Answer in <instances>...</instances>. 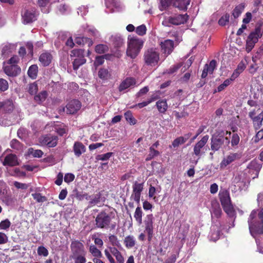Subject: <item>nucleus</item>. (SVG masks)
<instances>
[{"mask_svg":"<svg viewBox=\"0 0 263 263\" xmlns=\"http://www.w3.org/2000/svg\"><path fill=\"white\" fill-rule=\"evenodd\" d=\"M89 200H90L89 202L90 206L97 204L100 201V195L96 194L93 196H90V199Z\"/></svg>","mask_w":263,"mask_h":263,"instance_id":"obj_47","label":"nucleus"},{"mask_svg":"<svg viewBox=\"0 0 263 263\" xmlns=\"http://www.w3.org/2000/svg\"><path fill=\"white\" fill-rule=\"evenodd\" d=\"M252 15L251 12H247L245 15V17L243 18V23L245 24L249 23L252 19Z\"/></svg>","mask_w":263,"mask_h":263,"instance_id":"obj_61","label":"nucleus"},{"mask_svg":"<svg viewBox=\"0 0 263 263\" xmlns=\"http://www.w3.org/2000/svg\"><path fill=\"white\" fill-rule=\"evenodd\" d=\"M156 106L158 111L161 113H164L167 108V104L165 100H159L156 102Z\"/></svg>","mask_w":263,"mask_h":263,"instance_id":"obj_34","label":"nucleus"},{"mask_svg":"<svg viewBox=\"0 0 263 263\" xmlns=\"http://www.w3.org/2000/svg\"><path fill=\"white\" fill-rule=\"evenodd\" d=\"M74 175L72 173H67L64 176V181L67 183L72 182L74 179Z\"/></svg>","mask_w":263,"mask_h":263,"instance_id":"obj_59","label":"nucleus"},{"mask_svg":"<svg viewBox=\"0 0 263 263\" xmlns=\"http://www.w3.org/2000/svg\"><path fill=\"white\" fill-rule=\"evenodd\" d=\"M0 109H3L6 112L11 111L13 109L12 101L7 100L4 102H0Z\"/></svg>","mask_w":263,"mask_h":263,"instance_id":"obj_32","label":"nucleus"},{"mask_svg":"<svg viewBox=\"0 0 263 263\" xmlns=\"http://www.w3.org/2000/svg\"><path fill=\"white\" fill-rule=\"evenodd\" d=\"M37 254L39 256L46 257L49 254L48 250L44 246H39L37 250Z\"/></svg>","mask_w":263,"mask_h":263,"instance_id":"obj_51","label":"nucleus"},{"mask_svg":"<svg viewBox=\"0 0 263 263\" xmlns=\"http://www.w3.org/2000/svg\"><path fill=\"white\" fill-rule=\"evenodd\" d=\"M95 226L97 228L105 230H114L116 222H112L110 215L105 212H101L96 217Z\"/></svg>","mask_w":263,"mask_h":263,"instance_id":"obj_3","label":"nucleus"},{"mask_svg":"<svg viewBox=\"0 0 263 263\" xmlns=\"http://www.w3.org/2000/svg\"><path fill=\"white\" fill-rule=\"evenodd\" d=\"M72 258L74 260V263H85L86 262L85 254L72 256Z\"/></svg>","mask_w":263,"mask_h":263,"instance_id":"obj_46","label":"nucleus"},{"mask_svg":"<svg viewBox=\"0 0 263 263\" xmlns=\"http://www.w3.org/2000/svg\"><path fill=\"white\" fill-rule=\"evenodd\" d=\"M249 230L251 234L254 237L257 234L263 233V212L260 211L257 214L255 211H253L248 219Z\"/></svg>","mask_w":263,"mask_h":263,"instance_id":"obj_1","label":"nucleus"},{"mask_svg":"<svg viewBox=\"0 0 263 263\" xmlns=\"http://www.w3.org/2000/svg\"><path fill=\"white\" fill-rule=\"evenodd\" d=\"M190 3V0H175L173 2L174 6L181 10H186Z\"/></svg>","mask_w":263,"mask_h":263,"instance_id":"obj_26","label":"nucleus"},{"mask_svg":"<svg viewBox=\"0 0 263 263\" xmlns=\"http://www.w3.org/2000/svg\"><path fill=\"white\" fill-rule=\"evenodd\" d=\"M88 12V8L85 6H82L78 8V13L81 16L85 15Z\"/></svg>","mask_w":263,"mask_h":263,"instance_id":"obj_63","label":"nucleus"},{"mask_svg":"<svg viewBox=\"0 0 263 263\" xmlns=\"http://www.w3.org/2000/svg\"><path fill=\"white\" fill-rule=\"evenodd\" d=\"M52 60V56L50 53L45 52L42 53L39 58V60L42 64L44 66L49 65Z\"/></svg>","mask_w":263,"mask_h":263,"instance_id":"obj_24","label":"nucleus"},{"mask_svg":"<svg viewBox=\"0 0 263 263\" xmlns=\"http://www.w3.org/2000/svg\"><path fill=\"white\" fill-rule=\"evenodd\" d=\"M161 48L163 53L167 56L170 54L174 48V43L171 40H166L160 44Z\"/></svg>","mask_w":263,"mask_h":263,"instance_id":"obj_18","label":"nucleus"},{"mask_svg":"<svg viewBox=\"0 0 263 263\" xmlns=\"http://www.w3.org/2000/svg\"><path fill=\"white\" fill-rule=\"evenodd\" d=\"M144 183H139L135 181L132 186L133 192L130 198L137 203H139L141 195L143 190Z\"/></svg>","mask_w":263,"mask_h":263,"instance_id":"obj_12","label":"nucleus"},{"mask_svg":"<svg viewBox=\"0 0 263 263\" xmlns=\"http://www.w3.org/2000/svg\"><path fill=\"white\" fill-rule=\"evenodd\" d=\"M30 155H32L34 157L41 158L43 155V152L40 149L34 150L32 148H30L28 150Z\"/></svg>","mask_w":263,"mask_h":263,"instance_id":"obj_44","label":"nucleus"},{"mask_svg":"<svg viewBox=\"0 0 263 263\" xmlns=\"http://www.w3.org/2000/svg\"><path fill=\"white\" fill-rule=\"evenodd\" d=\"M205 67L209 70V74H212L216 67V61L214 60H212L209 64H205Z\"/></svg>","mask_w":263,"mask_h":263,"instance_id":"obj_50","label":"nucleus"},{"mask_svg":"<svg viewBox=\"0 0 263 263\" xmlns=\"http://www.w3.org/2000/svg\"><path fill=\"white\" fill-rule=\"evenodd\" d=\"M172 0H161L160 2L161 6L160 9L162 11L166 9L170 4L172 3Z\"/></svg>","mask_w":263,"mask_h":263,"instance_id":"obj_58","label":"nucleus"},{"mask_svg":"<svg viewBox=\"0 0 263 263\" xmlns=\"http://www.w3.org/2000/svg\"><path fill=\"white\" fill-rule=\"evenodd\" d=\"M72 195H73L78 200L81 201L84 199L89 200L90 199V196L86 193L82 191H79L77 189H74L72 191Z\"/></svg>","mask_w":263,"mask_h":263,"instance_id":"obj_27","label":"nucleus"},{"mask_svg":"<svg viewBox=\"0 0 263 263\" xmlns=\"http://www.w3.org/2000/svg\"><path fill=\"white\" fill-rule=\"evenodd\" d=\"M112 155L113 153L108 152L106 154L98 155L96 157V159L98 160L106 161L108 160Z\"/></svg>","mask_w":263,"mask_h":263,"instance_id":"obj_48","label":"nucleus"},{"mask_svg":"<svg viewBox=\"0 0 263 263\" xmlns=\"http://www.w3.org/2000/svg\"><path fill=\"white\" fill-rule=\"evenodd\" d=\"M8 82L4 79H0V90L5 91L8 89Z\"/></svg>","mask_w":263,"mask_h":263,"instance_id":"obj_55","label":"nucleus"},{"mask_svg":"<svg viewBox=\"0 0 263 263\" xmlns=\"http://www.w3.org/2000/svg\"><path fill=\"white\" fill-rule=\"evenodd\" d=\"M38 90V87L35 83L30 84L28 87V92L31 95H34Z\"/></svg>","mask_w":263,"mask_h":263,"instance_id":"obj_53","label":"nucleus"},{"mask_svg":"<svg viewBox=\"0 0 263 263\" xmlns=\"http://www.w3.org/2000/svg\"><path fill=\"white\" fill-rule=\"evenodd\" d=\"M187 18L188 15L186 14H175L174 15L165 18V20L163 21L162 24L165 26H168L169 24L175 25H179L186 22Z\"/></svg>","mask_w":263,"mask_h":263,"instance_id":"obj_8","label":"nucleus"},{"mask_svg":"<svg viewBox=\"0 0 263 263\" xmlns=\"http://www.w3.org/2000/svg\"><path fill=\"white\" fill-rule=\"evenodd\" d=\"M224 142L227 143L230 142L227 137H224L222 134H214L212 136L211 139V149L213 152L219 150L224 144Z\"/></svg>","mask_w":263,"mask_h":263,"instance_id":"obj_7","label":"nucleus"},{"mask_svg":"<svg viewBox=\"0 0 263 263\" xmlns=\"http://www.w3.org/2000/svg\"><path fill=\"white\" fill-rule=\"evenodd\" d=\"M108 50V47L107 45L104 44H99L95 47V51L99 54H102L107 52Z\"/></svg>","mask_w":263,"mask_h":263,"instance_id":"obj_42","label":"nucleus"},{"mask_svg":"<svg viewBox=\"0 0 263 263\" xmlns=\"http://www.w3.org/2000/svg\"><path fill=\"white\" fill-rule=\"evenodd\" d=\"M143 59L145 64L149 66L154 67L157 65L160 60V54L158 49L151 48L147 49L144 53Z\"/></svg>","mask_w":263,"mask_h":263,"instance_id":"obj_4","label":"nucleus"},{"mask_svg":"<svg viewBox=\"0 0 263 263\" xmlns=\"http://www.w3.org/2000/svg\"><path fill=\"white\" fill-rule=\"evenodd\" d=\"M240 141V138L238 134H234L232 137L231 145L233 146L237 145Z\"/></svg>","mask_w":263,"mask_h":263,"instance_id":"obj_56","label":"nucleus"},{"mask_svg":"<svg viewBox=\"0 0 263 263\" xmlns=\"http://www.w3.org/2000/svg\"><path fill=\"white\" fill-rule=\"evenodd\" d=\"M263 31L260 26L256 27L249 35L246 40V50L249 53L254 48L256 43L262 35Z\"/></svg>","mask_w":263,"mask_h":263,"instance_id":"obj_5","label":"nucleus"},{"mask_svg":"<svg viewBox=\"0 0 263 263\" xmlns=\"http://www.w3.org/2000/svg\"><path fill=\"white\" fill-rule=\"evenodd\" d=\"M1 48L2 55L6 58L15 49V46L14 44L5 43L2 45Z\"/></svg>","mask_w":263,"mask_h":263,"instance_id":"obj_22","label":"nucleus"},{"mask_svg":"<svg viewBox=\"0 0 263 263\" xmlns=\"http://www.w3.org/2000/svg\"><path fill=\"white\" fill-rule=\"evenodd\" d=\"M222 211L218 203H214L212 204V206L211 210V214L212 218L216 217L219 218L221 216Z\"/></svg>","mask_w":263,"mask_h":263,"instance_id":"obj_31","label":"nucleus"},{"mask_svg":"<svg viewBox=\"0 0 263 263\" xmlns=\"http://www.w3.org/2000/svg\"><path fill=\"white\" fill-rule=\"evenodd\" d=\"M155 217L152 214H147L144 218V232L147 234L148 240L151 241L154 235Z\"/></svg>","mask_w":263,"mask_h":263,"instance_id":"obj_6","label":"nucleus"},{"mask_svg":"<svg viewBox=\"0 0 263 263\" xmlns=\"http://www.w3.org/2000/svg\"><path fill=\"white\" fill-rule=\"evenodd\" d=\"M245 7L244 4H240L235 7L233 11L232 15L234 18L238 17L243 11Z\"/></svg>","mask_w":263,"mask_h":263,"instance_id":"obj_35","label":"nucleus"},{"mask_svg":"<svg viewBox=\"0 0 263 263\" xmlns=\"http://www.w3.org/2000/svg\"><path fill=\"white\" fill-rule=\"evenodd\" d=\"M58 138L51 135H44L40 137L39 142L42 146H47L49 147H55L58 143Z\"/></svg>","mask_w":263,"mask_h":263,"instance_id":"obj_11","label":"nucleus"},{"mask_svg":"<svg viewBox=\"0 0 263 263\" xmlns=\"http://www.w3.org/2000/svg\"><path fill=\"white\" fill-rule=\"evenodd\" d=\"M73 151L75 155L79 157L85 152V146L81 142H76L73 146Z\"/></svg>","mask_w":263,"mask_h":263,"instance_id":"obj_30","label":"nucleus"},{"mask_svg":"<svg viewBox=\"0 0 263 263\" xmlns=\"http://www.w3.org/2000/svg\"><path fill=\"white\" fill-rule=\"evenodd\" d=\"M149 90L148 86H145L141 88L138 92L136 94L137 97H140L145 94H146Z\"/></svg>","mask_w":263,"mask_h":263,"instance_id":"obj_64","label":"nucleus"},{"mask_svg":"<svg viewBox=\"0 0 263 263\" xmlns=\"http://www.w3.org/2000/svg\"><path fill=\"white\" fill-rule=\"evenodd\" d=\"M191 135V134L189 133L185 135L184 136L178 137L173 141L172 146L176 148L178 147L180 145L184 143L190 137Z\"/></svg>","mask_w":263,"mask_h":263,"instance_id":"obj_25","label":"nucleus"},{"mask_svg":"<svg viewBox=\"0 0 263 263\" xmlns=\"http://www.w3.org/2000/svg\"><path fill=\"white\" fill-rule=\"evenodd\" d=\"M232 81L230 78L226 79L223 83L220 84L217 89V91L218 92H220L222 90H223L227 87L229 86L232 83Z\"/></svg>","mask_w":263,"mask_h":263,"instance_id":"obj_43","label":"nucleus"},{"mask_svg":"<svg viewBox=\"0 0 263 263\" xmlns=\"http://www.w3.org/2000/svg\"><path fill=\"white\" fill-rule=\"evenodd\" d=\"M124 243L127 248L130 249L135 246L136 240L134 236L129 235L125 238Z\"/></svg>","mask_w":263,"mask_h":263,"instance_id":"obj_33","label":"nucleus"},{"mask_svg":"<svg viewBox=\"0 0 263 263\" xmlns=\"http://www.w3.org/2000/svg\"><path fill=\"white\" fill-rule=\"evenodd\" d=\"M81 104L79 101L73 100L70 101L67 105V112L69 114H73L77 112L81 108Z\"/></svg>","mask_w":263,"mask_h":263,"instance_id":"obj_17","label":"nucleus"},{"mask_svg":"<svg viewBox=\"0 0 263 263\" xmlns=\"http://www.w3.org/2000/svg\"><path fill=\"white\" fill-rule=\"evenodd\" d=\"M209 136L206 135L204 136L201 139L196 143L193 148V153L196 156L200 158L205 153L204 146L208 141Z\"/></svg>","mask_w":263,"mask_h":263,"instance_id":"obj_10","label":"nucleus"},{"mask_svg":"<svg viewBox=\"0 0 263 263\" xmlns=\"http://www.w3.org/2000/svg\"><path fill=\"white\" fill-rule=\"evenodd\" d=\"M22 17L24 24H28L36 20V15L34 10H25L22 13Z\"/></svg>","mask_w":263,"mask_h":263,"instance_id":"obj_19","label":"nucleus"},{"mask_svg":"<svg viewBox=\"0 0 263 263\" xmlns=\"http://www.w3.org/2000/svg\"><path fill=\"white\" fill-rule=\"evenodd\" d=\"M48 94L46 91H43L36 95L34 97V99L37 103L40 104L45 101L47 97Z\"/></svg>","mask_w":263,"mask_h":263,"instance_id":"obj_36","label":"nucleus"},{"mask_svg":"<svg viewBox=\"0 0 263 263\" xmlns=\"http://www.w3.org/2000/svg\"><path fill=\"white\" fill-rule=\"evenodd\" d=\"M160 155V153L157 150L153 148L152 147H149V154L146 158V161H149L153 159L154 157L158 156Z\"/></svg>","mask_w":263,"mask_h":263,"instance_id":"obj_40","label":"nucleus"},{"mask_svg":"<svg viewBox=\"0 0 263 263\" xmlns=\"http://www.w3.org/2000/svg\"><path fill=\"white\" fill-rule=\"evenodd\" d=\"M223 210L230 217H234L235 216V212L232 204L223 206Z\"/></svg>","mask_w":263,"mask_h":263,"instance_id":"obj_39","label":"nucleus"},{"mask_svg":"<svg viewBox=\"0 0 263 263\" xmlns=\"http://www.w3.org/2000/svg\"><path fill=\"white\" fill-rule=\"evenodd\" d=\"M4 70L7 75L12 77L16 76L21 72V69L15 64L4 66Z\"/></svg>","mask_w":263,"mask_h":263,"instance_id":"obj_16","label":"nucleus"},{"mask_svg":"<svg viewBox=\"0 0 263 263\" xmlns=\"http://www.w3.org/2000/svg\"><path fill=\"white\" fill-rule=\"evenodd\" d=\"M37 71V66L36 65H32L29 68L28 74L31 79H35L36 78Z\"/></svg>","mask_w":263,"mask_h":263,"instance_id":"obj_38","label":"nucleus"},{"mask_svg":"<svg viewBox=\"0 0 263 263\" xmlns=\"http://www.w3.org/2000/svg\"><path fill=\"white\" fill-rule=\"evenodd\" d=\"M89 251L93 256L97 257H101L102 256L101 252L94 245L90 246Z\"/></svg>","mask_w":263,"mask_h":263,"instance_id":"obj_45","label":"nucleus"},{"mask_svg":"<svg viewBox=\"0 0 263 263\" xmlns=\"http://www.w3.org/2000/svg\"><path fill=\"white\" fill-rule=\"evenodd\" d=\"M110 43L115 48L120 47L124 43L123 39L119 34H114L109 37Z\"/></svg>","mask_w":263,"mask_h":263,"instance_id":"obj_23","label":"nucleus"},{"mask_svg":"<svg viewBox=\"0 0 263 263\" xmlns=\"http://www.w3.org/2000/svg\"><path fill=\"white\" fill-rule=\"evenodd\" d=\"M11 223L8 219H5L2 221L0 223V229L3 230H6L10 226Z\"/></svg>","mask_w":263,"mask_h":263,"instance_id":"obj_57","label":"nucleus"},{"mask_svg":"<svg viewBox=\"0 0 263 263\" xmlns=\"http://www.w3.org/2000/svg\"><path fill=\"white\" fill-rule=\"evenodd\" d=\"M240 156V155L238 153H231L222 159L220 163V167L221 168H225L235 160L239 159Z\"/></svg>","mask_w":263,"mask_h":263,"instance_id":"obj_15","label":"nucleus"},{"mask_svg":"<svg viewBox=\"0 0 263 263\" xmlns=\"http://www.w3.org/2000/svg\"><path fill=\"white\" fill-rule=\"evenodd\" d=\"M256 111L255 109L249 112V117L252 119L253 126L255 129H259L262 126L263 121V111L259 113L257 116Z\"/></svg>","mask_w":263,"mask_h":263,"instance_id":"obj_13","label":"nucleus"},{"mask_svg":"<svg viewBox=\"0 0 263 263\" xmlns=\"http://www.w3.org/2000/svg\"><path fill=\"white\" fill-rule=\"evenodd\" d=\"M220 235V231L217 229L215 226L211 227V232L209 235V238L210 240L216 241L219 238Z\"/></svg>","mask_w":263,"mask_h":263,"instance_id":"obj_29","label":"nucleus"},{"mask_svg":"<svg viewBox=\"0 0 263 263\" xmlns=\"http://www.w3.org/2000/svg\"><path fill=\"white\" fill-rule=\"evenodd\" d=\"M143 41L136 36H128L126 55L132 59H135L143 46Z\"/></svg>","mask_w":263,"mask_h":263,"instance_id":"obj_2","label":"nucleus"},{"mask_svg":"<svg viewBox=\"0 0 263 263\" xmlns=\"http://www.w3.org/2000/svg\"><path fill=\"white\" fill-rule=\"evenodd\" d=\"M230 15L229 14H226L222 16L218 21V24L219 25L223 26H225L227 23H228L229 21Z\"/></svg>","mask_w":263,"mask_h":263,"instance_id":"obj_52","label":"nucleus"},{"mask_svg":"<svg viewBox=\"0 0 263 263\" xmlns=\"http://www.w3.org/2000/svg\"><path fill=\"white\" fill-rule=\"evenodd\" d=\"M3 164L5 166H14L18 164L17 158L15 155L10 154L7 155Z\"/></svg>","mask_w":263,"mask_h":263,"instance_id":"obj_21","label":"nucleus"},{"mask_svg":"<svg viewBox=\"0 0 263 263\" xmlns=\"http://www.w3.org/2000/svg\"><path fill=\"white\" fill-rule=\"evenodd\" d=\"M142 210L140 207L138 206L136 209L134 216L139 224H141L142 222Z\"/></svg>","mask_w":263,"mask_h":263,"instance_id":"obj_37","label":"nucleus"},{"mask_svg":"<svg viewBox=\"0 0 263 263\" xmlns=\"http://www.w3.org/2000/svg\"><path fill=\"white\" fill-rule=\"evenodd\" d=\"M156 192V188L154 186L151 185L148 189V197L149 198H153L154 199H155L156 197H155L154 195Z\"/></svg>","mask_w":263,"mask_h":263,"instance_id":"obj_62","label":"nucleus"},{"mask_svg":"<svg viewBox=\"0 0 263 263\" xmlns=\"http://www.w3.org/2000/svg\"><path fill=\"white\" fill-rule=\"evenodd\" d=\"M11 148L19 151L22 149L21 143L16 139H13L10 142Z\"/></svg>","mask_w":263,"mask_h":263,"instance_id":"obj_49","label":"nucleus"},{"mask_svg":"<svg viewBox=\"0 0 263 263\" xmlns=\"http://www.w3.org/2000/svg\"><path fill=\"white\" fill-rule=\"evenodd\" d=\"M219 198L222 207L231 203L229 194L226 191L219 193Z\"/></svg>","mask_w":263,"mask_h":263,"instance_id":"obj_28","label":"nucleus"},{"mask_svg":"<svg viewBox=\"0 0 263 263\" xmlns=\"http://www.w3.org/2000/svg\"><path fill=\"white\" fill-rule=\"evenodd\" d=\"M146 27L144 25H141L136 29V32L139 35H143L146 33Z\"/></svg>","mask_w":263,"mask_h":263,"instance_id":"obj_54","label":"nucleus"},{"mask_svg":"<svg viewBox=\"0 0 263 263\" xmlns=\"http://www.w3.org/2000/svg\"><path fill=\"white\" fill-rule=\"evenodd\" d=\"M124 116L126 120L131 125H134L136 123V120L133 117V115L130 111H127L124 113Z\"/></svg>","mask_w":263,"mask_h":263,"instance_id":"obj_41","label":"nucleus"},{"mask_svg":"<svg viewBox=\"0 0 263 263\" xmlns=\"http://www.w3.org/2000/svg\"><path fill=\"white\" fill-rule=\"evenodd\" d=\"M70 247L73 256L79 254H86L84 246L81 242L79 241H72Z\"/></svg>","mask_w":263,"mask_h":263,"instance_id":"obj_14","label":"nucleus"},{"mask_svg":"<svg viewBox=\"0 0 263 263\" xmlns=\"http://www.w3.org/2000/svg\"><path fill=\"white\" fill-rule=\"evenodd\" d=\"M14 185L15 187L17 189H26L29 187V185L26 183H23L21 182H18L17 181H15L14 182Z\"/></svg>","mask_w":263,"mask_h":263,"instance_id":"obj_60","label":"nucleus"},{"mask_svg":"<svg viewBox=\"0 0 263 263\" xmlns=\"http://www.w3.org/2000/svg\"><path fill=\"white\" fill-rule=\"evenodd\" d=\"M136 83V80L131 77L127 78L123 80L119 86V91L122 92L126 89L134 86Z\"/></svg>","mask_w":263,"mask_h":263,"instance_id":"obj_20","label":"nucleus"},{"mask_svg":"<svg viewBox=\"0 0 263 263\" xmlns=\"http://www.w3.org/2000/svg\"><path fill=\"white\" fill-rule=\"evenodd\" d=\"M71 57H76L73 62V68L77 70L79 67L85 63L86 59L84 56V50L82 49H74L71 51Z\"/></svg>","mask_w":263,"mask_h":263,"instance_id":"obj_9","label":"nucleus"}]
</instances>
